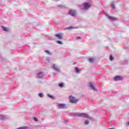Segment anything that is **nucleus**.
Listing matches in <instances>:
<instances>
[{
    "mask_svg": "<svg viewBox=\"0 0 129 129\" xmlns=\"http://www.w3.org/2000/svg\"><path fill=\"white\" fill-rule=\"evenodd\" d=\"M73 116H79V117H84V118H89V119H91V117L89 115L85 113H75L73 114Z\"/></svg>",
    "mask_w": 129,
    "mask_h": 129,
    "instance_id": "nucleus-1",
    "label": "nucleus"
},
{
    "mask_svg": "<svg viewBox=\"0 0 129 129\" xmlns=\"http://www.w3.org/2000/svg\"><path fill=\"white\" fill-rule=\"evenodd\" d=\"M69 98L71 103H77L78 102V99H76L73 96H70Z\"/></svg>",
    "mask_w": 129,
    "mask_h": 129,
    "instance_id": "nucleus-2",
    "label": "nucleus"
},
{
    "mask_svg": "<svg viewBox=\"0 0 129 129\" xmlns=\"http://www.w3.org/2000/svg\"><path fill=\"white\" fill-rule=\"evenodd\" d=\"M44 77V72H39L36 75V78L42 79Z\"/></svg>",
    "mask_w": 129,
    "mask_h": 129,
    "instance_id": "nucleus-3",
    "label": "nucleus"
},
{
    "mask_svg": "<svg viewBox=\"0 0 129 129\" xmlns=\"http://www.w3.org/2000/svg\"><path fill=\"white\" fill-rule=\"evenodd\" d=\"M52 67L54 69V70H55V71H56V72H60V69L59 67H58V66H57V65L55 64H52Z\"/></svg>",
    "mask_w": 129,
    "mask_h": 129,
    "instance_id": "nucleus-4",
    "label": "nucleus"
},
{
    "mask_svg": "<svg viewBox=\"0 0 129 129\" xmlns=\"http://www.w3.org/2000/svg\"><path fill=\"white\" fill-rule=\"evenodd\" d=\"M89 87H90L92 90H94V91H97V89L94 87V86H93L92 83H89Z\"/></svg>",
    "mask_w": 129,
    "mask_h": 129,
    "instance_id": "nucleus-5",
    "label": "nucleus"
},
{
    "mask_svg": "<svg viewBox=\"0 0 129 129\" xmlns=\"http://www.w3.org/2000/svg\"><path fill=\"white\" fill-rule=\"evenodd\" d=\"M57 107L58 108H59L60 109H63L66 107V104H57Z\"/></svg>",
    "mask_w": 129,
    "mask_h": 129,
    "instance_id": "nucleus-6",
    "label": "nucleus"
},
{
    "mask_svg": "<svg viewBox=\"0 0 129 129\" xmlns=\"http://www.w3.org/2000/svg\"><path fill=\"white\" fill-rule=\"evenodd\" d=\"M106 16L107 18L109 20H110V21H111V22H114V21H116V18H115L114 17H111V16H109L107 14H106Z\"/></svg>",
    "mask_w": 129,
    "mask_h": 129,
    "instance_id": "nucleus-7",
    "label": "nucleus"
},
{
    "mask_svg": "<svg viewBox=\"0 0 129 129\" xmlns=\"http://www.w3.org/2000/svg\"><path fill=\"white\" fill-rule=\"evenodd\" d=\"M55 36L56 37V38H58V39H59V40H62V39H63V34L61 33L55 34Z\"/></svg>",
    "mask_w": 129,
    "mask_h": 129,
    "instance_id": "nucleus-8",
    "label": "nucleus"
},
{
    "mask_svg": "<svg viewBox=\"0 0 129 129\" xmlns=\"http://www.w3.org/2000/svg\"><path fill=\"white\" fill-rule=\"evenodd\" d=\"M90 8V5H89V3H85L84 4V10H88Z\"/></svg>",
    "mask_w": 129,
    "mask_h": 129,
    "instance_id": "nucleus-9",
    "label": "nucleus"
},
{
    "mask_svg": "<svg viewBox=\"0 0 129 129\" xmlns=\"http://www.w3.org/2000/svg\"><path fill=\"white\" fill-rule=\"evenodd\" d=\"M69 14V15H70V16H72V17H75L76 15V13H75V11L72 10L70 11Z\"/></svg>",
    "mask_w": 129,
    "mask_h": 129,
    "instance_id": "nucleus-10",
    "label": "nucleus"
},
{
    "mask_svg": "<svg viewBox=\"0 0 129 129\" xmlns=\"http://www.w3.org/2000/svg\"><path fill=\"white\" fill-rule=\"evenodd\" d=\"M121 79H122V78H121L120 76H116L114 78V81H120Z\"/></svg>",
    "mask_w": 129,
    "mask_h": 129,
    "instance_id": "nucleus-11",
    "label": "nucleus"
},
{
    "mask_svg": "<svg viewBox=\"0 0 129 129\" xmlns=\"http://www.w3.org/2000/svg\"><path fill=\"white\" fill-rule=\"evenodd\" d=\"M0 119L1 120H6V119H7V116L4 115H0Z\"/></svg>",
    "mask_w": 129,
    "mask_h": 129,
    "instance_id": "nucleus-12",
    "label": "nucleus"
},
{
    "mask_svg": "<svg viewBox=\"0 0 129 129\" xmlns=\"http://www.w3.org/2000/svg\"><path fill=\"white\" fill-rule=\"evenodd\" d=\"M47 97H49V98H51V99H56V97L55 96L50 95L49 94H47Z\"/></svg>",
    "mask_w": 129,
    "mask_h": 129,
    "instance_id": "nucleus-13",
    "label": "nucleus"
},
{
    "mask_svg": "<svg viewBox=\"0 0 129 129\" xmlns=\"http://www.w3.org/2000/svg\"><path fill=\"white\" fill-rule=\"evenodd\" d=\"M111 8H112V9L113 10H114V9H115V5H114V2H112L111 4Z\"/></svg>",
    "mask_w": 129,
    "mask_h": 129,
    "instance_id": "nucleus-14",
    "label": "nucleus"
},
{
    "mask_svg": "<svg viewBox=\"0 0 129 129\" xmlns=\"http://www.w3.org/2000/svg\"><path fill=\"white\" fill-rule=\"evenodd\" d=\"M89 62H90V63H93V62H94V58H89Z\"/></svg>",
    "mask_w": 129,
    "mask_h": 129,
    "instance_id": "nucleus-15",
    "label": "nucleus"
},
{
    "mask_svg": "<svg viewBox=\"0 0 129 129\" xmlns=\"http://www.w3.org/2000/svg\"><path fill=\"white\" fill-rule=\"evenodd\" d=\"M89 123H90V122L89 120H86L84 122V124H85L86 125L89 124Z\"/></svg>",
    "mask_w": 129,
    "mask_h": 129,
    "instance_id": "nucleus-16",
    "label": "nucleus"
},
{
    "mask_svg": "<svg viewBox=\"0 0 129 129\" xmlns=\"http://www.w3.org/2000/svg\"><path fill=\"white\" fill-rule=\"evenodd\" d=\"M18 129H28V126H21V127H18Z\"/></svg>",
    "mask_w": 129,
    "mask_h": 129,
    "instance_id": "nucleus-17",
    "label": "nucleus"
},
{
    "mask_svg": "<svg viewBox=\"0 0 129 129\" xmlns=\"http://www.w3.org/2000/svg\"><path fill=\"white\" fill-rule=\"evenodd\" d=\"M75 72L76 73H80V72H79V69L78 68H75Z\"/></svg>",
    "mask_w": 129,
    "mask_h": 129,
    "instance_id": "nucleus-18",
    "label": "nucleus"
},
{
    "mask_svg": "<svg viewBox=\"0 0 129 129\" xmlns=\"http://www.w3.org/2000/svg\"><path fill=\"white\" fill-rule=\"evenodd\" d=\"M51 61V60H50V59L49 58H46V59H45V63H46V64H47V63H50V61Z\"/></svg>",
    "mask_w": 129,
    "mask_h": 129,
    "instance_id": "nucleus-19",
    "label": "nucleus"
},
{
    "mask_svg": "<svg viewBox=\"0 0 129 129\" xmlns=\"http://www.w3.org/2000/svg\"><path fill=\"white\" fill-rule=\"evenodd\" d=\"M2 29L3 30H4L5 32H8V28L5 27H2Z\"/></svg>",
    "mask_w": 129,
    "mask_h": 129,
    "instance_id": "nucleus-20",
    "label": "nucleus"
},
{
    "mask_svg": "<svg viewBox=\"0 0 129 129\" xmlns=\"http://www.w3.org/2000/svg\"><path fill=\"white\" fill-rule=\"evenodd\" d=\"M66 29L67 30H72V29H74V27L70 26V27H67Z\"/></svg>",
    "mask_w": 129,
    "mask_h": 129,
    "instance_id": "nucleus-21",
    "label": "nucleus"
},
{
    "mask_svg": "<svg viewBox=\"0 0 129 129\" xmlns=\"http://www.w3.org/2000/svg\"><path fill=\"white\" fill-rule=\"evenodd\" d=\"M33 120L34 121H39V120L38 119V118L36 117H33Z\"/></svg>",
    "mask_w": 129,
    "mask_h": 129,
    "instance_id": "nucleus-22",
    "label": "nucleus"
},
{
    "mask_svg": "<svg viewBox=\"0 0 129 129\" xmlns=\"http://www.w3.org/2000/svg\"><path fill=\"white\" fill-rule=\"evenodd\" d=\"M38 96H39V97H43V96H44V94L42 93H40L38 94Z\"/></svg>",
    "mask_w": 129,
    "mask_h": 129,
    "instance_id": "nucleus-23",
    "label": "nucleus"
},
{
    "mask_svg": "<svg viewBox=\"0 0 129 129\" xmlns=\"http://www.w3.org/2000/svg\"><path fill=\"white\" fill-rule=\"evenodd\" d=\"M56 43H57L58 44H60V45H62V44H63V43L62 42V41H60V40H57L56 41Z\"/></svg>",
    "mask_w": 129,
    "mask_h": 129,
    "instance_id": "nucleus-24",
    "label": "nucleus"
},
{
    "mask_svg": "<svg viewBox=\"0 0 129 129\" xmlns=\"http://www.w3.org/2000/svg\"><path fill=\"white\" fill-rule=\"evenodd\" d=\"M57 7L59 9H63V8H64V6H62V5H58Z\"/></svg>",
    "mask_w": 129,
    "mask_h": 129,
    "instance_id": "nucleus-25",
    "label": "nucleus"
},
{
    "mask_svg": "<svg viewBox=\"0 0 129 129\" xmlns=\"http://www.w3.org/2000/svg\"><path fill=\"white\" fill-rule=\"evenodd\" d=\"M45 53H47V54H48V55H51V53L49 50H45Z\"/></svg>",
    "mask_w": 129,
    "mask_h": 129,
    "instance_id": "nucleus-26",
    "label": "nucleus"
},
{
    "mask_svg": "<svg viewBox=\"0 0 129 129\" xmlns=\"http://www.w3.org/2000/svg\"><path fill=\"white\" fill-rule=\"evenodd\" d=\"M110 61H112V60H113V57L112 56V55H110Z\"/></svg>",
    "mask_w": 129,
    "mask_h": 129,
    "instance_id": "nucleus-27",
    "label": "nucleus"
},
{
    "mask_svg": "<svg viewBox=\"0 0 129 129\" xmlns=\"http://www.w3.org/2000/svg\"><path fill=\"white\" fill-rule=\"evenodd\" d=\"M58 86H59V87H63V83L59 84Z\"/></svg>",
    "mask_w": 129,
    "mask_h": 129,
    "instance_id": "nucleus-28",
    "label": "nucleus"
},
{
    "mask_svg": "<svg viewBox=\"0 0 129 129\" xmlns=\"http://www.w3.org/2000/svg\"><path fill=\"white\" fill-rule=\"evenodd\" d=\"M77 39H81V37H77Z\"/></svg>",
    "mask_w": 129,
    "mask_h": 129,
    "instance_id": "nucleus-29",
    "label": "nucleus"
},
{
    "mask_svg": "<svg viewBox=\"0 0 129 129\" xmlns=\"http://www.w3.org/2000/svg\"><path fill=\"white\" fill-rule=\"evenodd\" d=\"M127 125H129V121L126 123Z\"/></svg>",
    "mask_w": 129,
    "mask_h": 129,
    "instance_id": "nucleus-30",
    "label": "nucleus"
},
{
    "mask_svg": "<svg viewBox=\"0 0 129 129\" xmlns=\"http://www.w3.org/2000/svg\"><path fill=\"white\" fill-rule=\"evenodd\" d=\"M54 2H59V0H54Z\"/></svg>",
    "mask_w": 129,
    "mask_h": 129,
    "instance_id": "nucleus-31",
    "label": "nucleus"
},
{
    "mask_svg": "<svg viewBox=\"0 0 129 129\" xmlns=\"http://www.w3.org/2000/svg\"><path fill=\"white\" fill-rule=\"evenodd\" d=\"M53 75H54V76H56V74H54Z\"/></svg>",
    "mask_w": 129,
    "mask_h": 129,
    "instance_id": "nucleus-32",
    "label": "nucleus"
},
{
    "mask_svg": "<svg viewBox=\"0 0 129 129\" xmlns=\"http://www.w3.org/2000/svg\"><path fill=\"white\" fill-rule=\"evenodd\" d=\"M41 120H44V118H41Z\"/></svg>",
    "mask_w": 129,
    "mask_h": 129,
    "instance_id": "nucleus-33",
    "label": "nucleus"
}]
</instances>
